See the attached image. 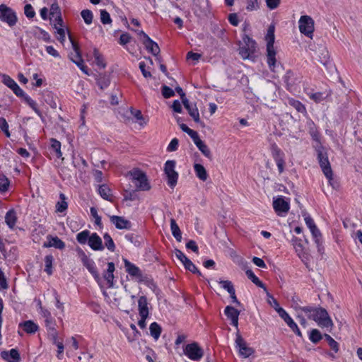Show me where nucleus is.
I'll return each mask as SVG.
<instances>
[{"label": "nucleus", "mask_w": 362, "mask_h": 362, "mask_svg": "<svg viewBox=\"0 0 362 362\" xmlns=\"http://www.w3.org/2000/svg\"><path fill=\"white\" fill-rule=\"evenodd\" d=\"M273 207L279 216H285L289 210V204L280 197L274 199Z\"/></svg>", "instance_id": "nucleus-10"}, {"label": "nucleus", "mask_w": 362, "mask_h": 362, "mask_svg": "<svg viewBox=\"0 0 362 362\" xmlns=\"http://www.w3.org/2000/svg\"><path fill=\"white\" fill-rule=\"evenodd\" d=\"M306 127L310 135L318 132L317 127L311 119H308L306 122Z\"/></svg>", "instance_id": "nucleus-53"}, {"label": "nucleus", "mask_w": 362, "mask_h": 362, "mask_svg": "<svg viewBox=\"0 0 362 362\" xmlns=\"http://www.w3.org/2000/svg\"><path fill=\"white\" fill-rule=\"evenodd\" d=\"M243 42L245 43L244 46L248 47L250 48V47L251 48H255L256 49V42H255V41L253 40L250 37H248L247 35H246L245 37H243Z\"/></svg>", "instance_id": "nucleus-60"}, {"label": "nucleus", "mask_w": 362, "mask_h": 362, "mask_svg": "<svg viewBox=\"0 0 362 362\" xmlns=\"http://www.w3.org/2000/svg\"><path fill=\"white\" fill-rule=\"evenodd\" d=\"M288 103L291 106L294 107L298 112L301 113H307L306 108L305 105L300 102L299 100H295V99H289Z\"/></svg>", "instance_id": "nucleus-34"}, {"label": "nucleus", "mask_w": 362, "mask_h": 362, "mask_svg": "<svg viewBox=\"0 0 362 362\" xmlns=\"http://www.w3.org/2000/svg\"><path fill=\"white\" fill-rule=\"evenodd\" d=\"M224 313L226 317L230 320L231 325L238 329V316L240 311L233 308V306L228 305L224 310Z\"/></svg>", "instance_id": "nucleus-14"}, {"label": "nucleus", "mask_w": 362, "mask_h": 362, "mask_svg": "<svg viewBox=\"0 0 362 362\" xmlns=\"http://www.w3.org/2000/svg\"><path fill=\"white\" fill-rule=\"evenodd\" d=\"M24 13L28 18H33L35 16V11L31 4H28L25 6Z\"/></svg>", "instance_id": "nucleus-55"}, {"label": "nucleus", "mask_w": 362, "mask_h": 362, "mask_svg": "<svg viewBox=\"0 0 362 362\" xmlns=\"http://www.w3.org/2000/svg\"><path fill=\"white\" fill-rule=\"evenodd\" d=\"M151 335L157 340L161 333V327L157 322H153L149 327Z\"/></svg>", "instance_id": "nucleus-36"}, {"label": "nucleus", "mask_w": 362, "mask_h": 362, "mask_svg": "<svg viewBox=\"0 0 362 362\" xmlns=\"http://www.w3.org/2000/svg\"><path fill=\"white\" fill-rule=\"evenodd\" d=\"M183 351L184 354L186 356H187L189 358L193 361L200 360L204 355V351L202 349L199 347L198 344L196 342L187 344Z\"/></svg>", "instance_id": "nucleus-8"}, {"label": "nucleus", "mask_w": 362, "mask_h": 362, "mask_svg": "<svg viewBox=\"0 0 362 362\" xmlns=\"http://www.w3.org/2000/svg\"><path fill=\"white\" fill-rule=\"evenodd\" d=\"M185 268L194 274H197L201 275L200 272L197 269L196 266L192 263V262L188 259L184 264Z\"/></svg>", "instance_id": "nucleus-49"}, {"label": "nucleus", "mask_w": 362, "mask_h": 362, "mask_svg": "<svg viewBox=\"0 0 362 362\" xmlns=\"http://www.w3.org/2000/svg\"><path fill=\"white\" fill-rule=\"evenodd\" d=\"M20 325L23 326L24 331L28 334L35 333L38 329L37 325H36L31 320L25 321L23 324H21Z\"/></svg>", "instance_id": "nucleus-30"}, {"label": "nucleus", "mask_w": 362, "mask_h": 362, "mask_svg": "<svg viewBox=\"0 0 362 362\" xmlns=\"http://www.w3.org/2000/svg\"><path fill=\"white\" fill-rule=\"evenodd\" d=\"M317 153V158H328L327 148L323 146L322 142L313 145Z\"/></svg>", "instance_id": "nucleus-28"}, {"label": "nucleus", "mask_w": 362, "mask_h": 362, "mask_svg": "<svg viewBox=\"0 0 362 362\" xmlns=\"http://www.w3.org/2000/svg\"><path fill=\"white\" fill-rule=\"evenodd\" d=\"M284 81L286 85V88L291 90L296 84L298 78L295 77V74L291 70H288L284 77Z\"/></svg>", "instance_id": "nucleus-21"}, {"label": "nucleus", "mask_w": 362, "mask_h": 362, "mask_svg": "<svg viewBox=\"0 0 362 362\" xmlns=\"http://www.w3.org/2000/svg\"><path fill=\"white\" fill-rule=\"evenodd\" d=\"M175 255L182 262V264L189 259L181 250L178 249L175 250Z\"/></svg>", "instance_id": "nucleus-62"}, {"label": "nucleus", "mask_w": 362, "mask_h": 362, "mask_svg": "<svg viewBox=\"0 0 362 362\" xmlns=\"http://www.w3.org/2000/svg\"><path fill=\"white\" fill-rule=\"evenodd\" d=\"M124 267L127 272L131 276L137 277L140 281H143V275L140 269L127 259H124Z\"/></svg>", "instance_id": "nucleus-16"}, {"label": "nucleus", "mask_w": 362, "mask_h": 362, "mask_svg": "<svg viewBox=\"0 0 362 362\" xmlns=\"http://www.w3.org/2000/svg\"><path fill=\"white\" fill-rule=\"evenodd\" d=\"M81 16L87 25H90L93 21V15L90 10L84 9L81 12Z\"/></svg>", "instance_id": "nucleus-43"}, {"label": "nucleus", "mask_w": 362, "mask_h": 362, "mask_svg": "<svg viewBox=\"0 0 362 362\" xmlns=\"http://www.w3.org/2000/svg\"><path fill=\"white\" fill-rule=\"evenodd\" d=\"M134 183L136 189L139 191H148L151 189L146 173L140 169L135 168L127 173Z\"/></svg>", "instance_id": "nucleus-3"}, {"label": "nucleus", "mask_w": 362, "mask_h": 362, "mask_svg": "<svg viewBox=\"0 0 362 362\" xmlns=\"http://www.w3.org/2000/svg\"><path fill=\"white\" fill-rule=\"evenodd\" d=\"M194 168L197 177L203 181L206 180L208 174L204 167L200 164H194Z\"/></svg>", "instance_id": "nucleus-33"}, {"label": "nucleus", "mask_w": 362, "mask_h": 362, "mask_svg": "<svg viewBox=\"0 0 362 362\" xmlns=\"http://www.w3.org/2000/svg\"><path fill=\"white\" fill-rule=\"evenodd\" d=\"M320 165L322 170L333 188L335 187L333 182V173L329 160H320Z\"/></svg>", "instance_id": "nucleus-13"}, {"label": "nucleus", "mask_w": 362, "mask_h": 362, "mask_svg": "<svg viewBox=\"0 0 362 362\" xmlns=\"http://www.w3.org/2000/svg\"><path fill=\"white\" fill-rule=\"evenodd\" d=\"M162 95L165 98H170L175 95V92L171 88L164 85L162 86Z\"/></svg>", "instance_id": "nucleus-56"}, {"label": "nucleus", "mask_w": 362, "mask_h": 362, "mask_svg": "<svg viewBox=\"0 0 362 362\" xmlns=\"http://www.w3.org/2000/svg\"><path fill=\"white\" fill-rule=\"evenodd\" d=\"M97 84L100 89L104 90L107 88L110 84V78L106 76H100L97 80Z\"/></svg>", "instance_id": "nucleus-41"}, {"label": "nucleus", "mask_w": 362, "mask_h": 362, "mask_svg": "<svg viewBox=\"0 0 362 362\" xmlns=\"http://www.w3.org/2000/svg\"><path fill=\"white\" fill-rule=\"evenodd\" d=\"M43 100L48 104L52 108L56 109L57 107V98L54 93L49 90H44L42 93Z\"/></svg>", "instance_id": "nucleus-20"}, {"label": "nucleus", "mask_w": 362, "mask_h": 362, "mask_svg": "<svg viewBox=\"0 0 362 362\" xmlns=\"http://www.w3.org/2000/svg\"><path fill=\"white\" fill-rule=\"evenodd\" d=\"M88 245L93 250L102 251L104 250V245L101 238L96 233H93L88 238Z\"/></svg>", "instance_id": "nucleus-15"}, {"label": "nucleus", "mask_w": 362, "mask_h": 362, "mask_svg": "<svg viewBox=\"0 0 362 362\" xmlns=\"http://www.w3.org/2000/svg\"><path fill=\"white\" fill-rule=\"evenodd\" d=\"M259 3L258 0H247V6L246 9L248 11H256L259 9Z\"/></svg>", "instance_id": "nucleus-54"}, {"label": "nucleus", "mask_w": 362, "mask_h": 362, "mask_svg": "<svg viewBox=\"0 0 362 362\" xmlns=\"http://www.w3.org/2000/svg\"><path fill=\"white\" fill-rule=\"evenodd\" d=\"M170 230L173 237L176 239V240L181 242L182 233L175 220L173 218L170 219Z\"/></svg>", "instance_id": "nucleus-26"}, {"label": "nucleus", "mask_w": 362, "mask_h": 362, "mask_svg": "<svg viewBox=\"0 0 362 362\" xmlns=\"http://www.w3.org/2000/svg\"><path fill=\"white\" fill-rule=\"evenodd\" d=\"M281 317L284 320L286 325L289 327V328L298 337H302V333L300 331L298 325L293 321V320L290 317V315L286 312L283 313Z\"/></svg>", "instance_id": "nucleus-18"}, {"label": "nucleus", "mask_w": 362, "mask_h": 362, "mask_svg": "<svg viewBox=\"0 0 362 362\" xmlns=\"http://www.w3.org/2000/svg\"><path fill=\"white\" fill-rule=\"evenodd\" d=\"M274 26L270 25L266 35L267 62L269 69L273 71H274L276 64V52L274 47Z\"/></svg>", "instance_id": "nucleus-2"}, {"label": "nucleus", "mask_w": 362, "mask_h": 362, "mask_svg": "<svg viewBox=\"0 0 362 362\" xmlns=\"http://www.w3.org/2000/svg\"><path fill=\"white\" fill-rule=\"evenodd\" d=\"M9 181L4 175H0V191L6 192L8 190Z\"/></svg>", "instance_id": "nucleus-51"}, {"label": "nucleus", "mask_w": 362, "mask_h": 362, "mask_svg": "<svg viewBox=\"0 0 362 362\" xmlns=\"http://www.w3.org/2000/svg\"><path fill=\"white\" fill-rule=\"evenodd\" d=\"M269 297L268 303L272 306L274 310L278 313L279 315L281 317L283 313H285L286 311L279 306L278 301L270 294L267 293Z\"/></svg>", "instance_id": "nucleus-31"}, {"label": "nucleus", "mask_w": 362, "mask_h": 362, "mask_svg": "<svg viewBox=\"0 0 362 362\" xmlns=\"http://www.w3.org/2000/svg\"><path fill=\"white\" fill-rule=\"evenodd\" d=\"M299 309L307 314L309 319L314 320L321 328L331 329L333 322L326 309L321 307L304 306Z\"/></svg>", "instance_id": "nucleus-1"}, {"label": "nucleus", "mask_w": 362, "mask_h": 362, "mask_svg": "<svg viewBox=\"0 0 362 362\" xmlns=\"http://www.w3.org/2000/svg\"><path fill=\"white\" fill-rule=\"evenodd\" d=\"M310 230L313 235V238L315 239L316 244L317 245L318 250H319V252H320L321 251V249L320 247V238L321 237L320 231L318 230V228H317L316 226H314V228H310Z\"/></svg>", "instance_id": "nucleus-47"}, {"label": "nucleus", "mask_w": 362, "mask_h": 362, "mask_svg": "<svg viewBox=\"0 0 362 362\" xmlns=\"http://www.w3.org/2000/svg\"><path fill=\"white\" fill-rule=\"evenodd\" d=\"M255 50L256 49L255 48H251V47L250 48L248 47L243 45L240 47L239 54H240L242 58L244 59H250L253 57Z\"/></svg>", "instance_id": "nucleus-29"}, {"label": "nucleus", "mask_w": 362, "mask_h": 362, "mask_svg": "<svg viewBox=\"0 0 362 362\" xmlns=\"http://www.w3.org/2000/svg\"><path fill=\"white\" fill-rule=\"evenodd\" d=\"M100 21L104 25L110 24L112 22L110 13L105 9L100 10Z\"/></svg>", "instance_id": "nucleus-50"}, {"label": "nucleus", "mask_w": 362, "mask_h": 362, "mask_svg": "<svg viewBox=\"0 0 362 362\" xmlns=\"http://www.w3.org/2000/svg\"><path fill=\"white\" fill-rule=\"evenodd\" d=\"M0 21L6 23L10 28L15 26L18 22L16 12L5 4L0 5Z\"/></svg>", "instance_id": "nucleus-4"}, {"label": "nucleus", "mask_w": 362, "mask_h": 362, "mask_svg": "<svg viewBox=\"0 0 362 362\" xmlns=\"http://www.w3.org/2000/svg\"><path fill=\"white\" fill-rule=\"evenodd\" d=\"M93 56L95 59V63L96 64V65L100 68H105L106 64L104 62L103 56L100 54V53L97 49H94Z\"/></svg>", "instance_id": "nucleus-40"}, {"label": "nucleus", "mask_w": 362, "mask_h": 362, "mask_svg": "<svg viewBox=\"0 0 362 362\" xmlns=\"http://www.w3.org/2000/svg\"><path fill=\"white\" fill-rule=\"evenodd\" d=\"M40 305V313L42 316V317L45 319V326L48 331L49 330H54L55 329L56 326V322L55 320L52 317L51 313L44 308L41 305V303H39Z\"/></svg>", "instance_id": "nucleus-11"}, {"label": "nucleus", "mask_w": 362, "mask_h": 362, "mask_svg": "<svg viewBox=\"0 0 362 362\" xmlns=\"http://www.w3.org/2000/svg\"><path fill=\"white\" fill-rule=\"evenodd\" d=\"M139 67L144 77H145V78L151 77V72L146 70V64L144 62H139Z\"/></svg>", "instance_id": "nucleus-63"}, {"label": "nucleus", "mask_w": 362, "mask_h": 362, "mask_svg": "<svg viewBox=\"0 0 362 362\" xmlns=\"http://www.w3.org/2000/svg\"><path fill=\"white\" fill-rule=\"evenodd\" d=\"M51 148L56 153V156L59 158L62 157L61 143L55 139H50Z\"/></svg>", "instance_id": "nucleus-38"}, {"label": "nucleus", "mask_w": 362, "mask_h": 362, "mask_svg": "<svg viewBox=\"0 0 362 362\" xmlns=\"http://www.w3.org/2000/svg\"><path fill=\"white\" fill-rule=\"evenodd\" d=\"M192 118L196 123H201L199 113L196 104H193L192 106L186 109Z\"/></svg>", "instance_id": "nucleus-32"}, {"label": "nucleus", "mask_w": 362, "mask_h": 362, "mask_svg": "<svg viewBox=\"0 0 362 362\" xmlns=\"http://www.w3.org/2000/svg\"><path fill=\"white\" fill-rule=\"evenodd\" d=\"M309 98L316 103H320L325 99L326 96H325V94L322 92H317L310 93Z\"/></svg>", "instance_id": "nucleus-52"}, {"label": "nucleus", "mask_w": 362, "mask_h": 362, "mask_svg": "<svg viewBox=\"0 0 362 362\" xmlns=\"http://www.w3.org/2000/svg\"><path fill=\"white\" fill-rule=\"evenodd\" d=\"M325 339L327 341L330 348L334 351L335 353H337L339 351V344L332 338L329 334H325L324 335Z\"/></svg>", "instance_id": "nucleus-45"}, {"label": "nucleus", "mask_w": 362, "mask_h": 362, "mask_svg": "<svg viewBox=\"0 0 362 362\" xmlns=\"http://www.w3.org/2000/svg\"><path fill=\"white\" fill-rule=\"evenodd\" d=\"M131 113L134 117L136 118V122H139L140 125H143L144 124H146V122L144 121V118L141 114V112L139 110H134L133 108L131 109Z\"/></svg>", "instance_id": "nucleus-48"}, {"label": "nucleus", "mask_w": 362, "mask_h": 362, "mask_svg": "<svg viewBox=\"0 0 362 362\" xmlns=\"http://www.w3.org/2000/svg\"><path fill=\"white\" fill-rule=\"evenodd\" d=\"M245 273L247 278L250 279L252 281V283H254L258 287L262 288L264 290H266L264 284L255 276V274L252 270L247 269L245 272Z\"/></svg>", "instance_id": "nucleus-35"}, {"label": "nucleus", "mask_w": 362, "mask_h": 362, "mask_svg": "<svg viewBox=\"0 0 362 362\" xmlns=\"http://www.w3.org/2000/svg\"><path fill=\"white\" fill-rule=\"evenodd\" d=\"M2 82L9 88L13 87L16 83L13 78L6 74L2 75Z\"/></svg>", "instance_id": "nucleus-57"}, {"label": "nucleus", "mask_w": 362, "mask_h": 362, "mask_svg": "<svg viewBox=\"0 0 362 362\" xmlns=\"http://www.w3.org/2000/svg\"><path fill=\"white\" fill-rule=\"evenodd\" d=\"M135 32L142 37L141 40L148 52L155 56L159 54L160 48L158 44L152 40L147 34H146L143 30H135Z\"/></svg>", "instance_id": "nucleus-7"}, {"label": "nucleus", "mask_w": 362, "mask_h": 362, "mask_svg": "<svg viewBox=\"0 0 362 362\" xmlns=\"http://www.w3.org/2000/svg\"><path fill=\"white\" fill-rule=\"evenodd\" d=\"M196 146L203 153L204 156L209 157L210 151H209V148L207 147V146L205 145V144L202 141H201L200 144H196Z\"/></svg>", "instance_id": "nucleus-59"}, {"label": "nucleus", "mask_w": 362, "mask_h": 362, "mask_svg": "<svg viewBox=\"0 0 362 362\" xmlns=\"http://www.w3.org/2000/svg\"><path fill=\"white\" fill-rule=\"evenodd\" d=\"M98 191L102 198L105 200L111 201V190L107 185L103 184L99 185Z\"/></svg>", "instance_id": "nucleus-27"}, {"label": "nucleus", "mask_w": 362, "mask_h": 362, "mask_svg": "<svg viewBox=\"0 0 362 362\" xmlns=\"http://www.w3.org/2000/svg\"><path fill=\"white\" fill-rule=\"evenodd\" d=\"M323 336L320 333V332L317 329H313L310 331L309 339L314 344L318 343L322 339Z\"/></svg>", "instance_id": "nucleus-39"}, {"label": "nucleus", "mask_w": 362, "mask_h": 362, "mask_svg": "<svg viewBox=\"0 0 362 362\" xmlns=\"http://www.w3.org/2000/svg\"><path fill=\"white\" fill-rule=\"evenodd\" d=\"M175 160H168L165 164L164 171L168 177V184L172 188L176 185L178 178V173L175 171Z\"/></svg>", "instance_id": "nucleus-6"}, {"label": "nucleus", "mask_w": 362, "mask_h": 362, "mask_svg": "<svg viewBox=\"0 0 362 362\" xmlns=\"http://www.w3.org/2000/svg\"><path fill=\"white\" fill-rule=\"evenodd\" d=\"M235 346L238 349L239 354L244 358H247L254 353L253 349L247 345L238 330L236 333Z\"/></svg>", "instance_id": "nucleus-9"}, {"label": "nucleus", "mask_w": 362, "mask_h": 362, "mask_svg": "<svg viewBox=\"0 0 362 362\" xmlns=\"http://www.w3.org/2000/svg\"><path fill=\"white\" fill-rule=\"evenodd\" d=\"M80 252L81 255V261L83 265L87 268V269L94 276L95 279H99V274L96 269L94 262L92 259H89L83 251L81 250Z\"/></svg>", "instance_id": "nucleus-12"}, {"label": "nucleus", "mask_w": 362, "mask_h": 362, "mask_svg": "<svg viewBox=\"0 0 362 362\" xmlns=\"http://www.w3.org/2000/svg\"><path fill=\"white\" fill-rule=\"evenodd\" d=\"M43 246L45 247H54L57 249L62 250L65 247V243L57 236L48 235L47 241L44 243Z\"/></svg>", "instance_id": "nucleus-17"}, {"label": "nucleus", "mask_w": 362, "mask_h": 362, "mask_svg": "<svg viewBox=\"0 0 362 362\" xmlns=\"http://www.w3.org/2000/svg\"><path fill=\"white\" fill-rule=\"evenodd\" d=\"M90 214L95 218V223L98 226L101 225V217L98 214V211L95 208L91 207L90 209Z\"/></svg>", "instance_id": "nucleus-61"}, {"label": "nucleus", "mask_w": 362, "mask_h": 362, "mask_svg": "<svg viewBox=\"0 0 362 362\" xmlns=\"http://www.w3.org/2000/svg\"><path fill=\"white\" fill-rule=\"evenodd\" d=\"M115 271V264L113 262H109L107 264V271L104 274V278L107 281L109 284V286H113V279L114 274L113 272Z\"/></svg>", "instance_id": "nucleus-24"}, {"label": "nucleus", "mask_w": 362, "mask_h": 362, "mask_svg": "<svg viewBox=\"0 0 362 362\" xmlns=\"http://www.w3.org/2000/svg\"><path fill=\"white\" fill-rule=\"evenodd\" d=\"M317 61L327 68L332 65L329 59V52L326 48L323 47L319 49L317 54Z\"/></svg>", "instance_id": "nucleus-19"}, {"label": "nucleus", "mask_w": 362, "mask_h": 362, "mask_svg": "<svg viewBox=\"0 0 362 362\" xmlns=\"http://www.w3.org/2000/svg\"><path fill=\"white\" fill-rule=\"evenodd\" d=\"M17 221L16 212L13 209L9 210L5 216V222L10 228H13Z\"/></svg>", "instance_id": "nucleus-25"}, {"label": "nucleus", "mask_w": 362, "mask_h": 362, "mask_svg": "<svg viewBox=\"0 0 362 362\" xmlns=\"http://www.w3.org/2000/svg\"><path fill=\"white\" fill-rule=\"evenodd\" d=\"M138 308L140 316L148 315V300L146 296H140L138 300Z\"/></svg>", "instance_id": "nucleus-23"}, {"label": "nucleus", "mask_w": 362, "mask_h": 362, "mask_svg": "<svg viewBox=\"0 0 362 362\" xmlns=\"http://www.w3.org/2000/svg\"><path fill=\"white\" fill-rule=\"evenodd\" d=\"M105 240V247L111 252H114L115 250V245L111 236L108 233H105L103 235Z\"/></svg>", "instance_id": "nucleus-42"}, {"label": "nucleus", "mask_w": 362, "mask_h": 362, "mask_svg": "<svg viewBox=\"0 0 362 362\" xmlns=\"http://www.w3.org/2000/svg\"><path fill=\"white\" fill-rule=\"evenodd\" d=\"M60 199L61 201L57 202L56 205L57 211L59 212H63L67 209L68 204L65 201V196L64 194H60Z\"/></svg>", "instance_id": "nucleus-46"}, {"label": "nucleus", "mask_w": 362, "mask_h": 362, "mask_svg": "<svg viewBox=\"0 0 362 362\" xmlns=\"http://www.w3.org/2000/svg\"><path fill=\"white\" fill-rule=\"evenodd\" d=\"M90 233L88 230H83L76 235V240L80 244H86L88 243V238L90 236Z\"/></svg>", "instance_id": "nucleus-37"}, {"label": "nucleus", "mask_w": 362, "mask_h": 362, "mask_svg": "<svg viewBox=\"0 0 362 362\" xmlns=\"http://www.w3.org/2000/svg\"><path fill=\"white\" fill-rule=\"evenodd\" d=\"M110 221L118 229L128 228L130 225L129 221L122 216H110Z\"/></svg>", "instance_id": "nucleus-22"}, {"label": "nucleus", "mask_w": 362, "mask_h": 362, "mask_svg": "<svg viewBox=\"0 0 362 362\" xmlns=\"http://www.w3.org/2000/svg\"><path fill=\"white\" fill-rule=\"evenodd\" d=\"M53 257L52 255H47L45 258V271L47 272L48 275H51L52 274V262H53Z\"/></svg>", "instance_id": "nucleus-44"}, {"label": "nucleus", "mask_w": 362, "mask_h": 362, "mask_svg": "<svg viewBox=\"0 0 362 362\" xmlns=\"http://www.w3.org/2000/svg\"><path fill=\"white\" fill-rule=\"evenodd\" d=\"M300 32L305 36L312 38L314 31V21L309 16H302L298 21Z\"/></svg>", "instance_id": "nucleus-5"}, {"label": "nucleus", "mask_w": 362, "mask_h": 362, "mask_svg": "<svg viewBox=\"0 0 362 362\" xmlns=\"http://www.w3.org/2000/svg\"><path fill=\"white\" fill-rule=\"evenodd\" d=\"M220 284H221L222 287L226 290L229 293L235 291V288L233 287V284L230 281H220Z\"/></svg>", "instance_id": "nucleus-58"}, {"label": "nucleus", "mask_w": 362, "mask_h": 362, "mask_svg": "<svg viewBox=\"0 0 362 362\" xmlns=\"http://www.w3.org/2000/svg\"><path fill=\"white\" fill-rule=\"evenodd\" d=\"M131 36L129 34L125 33L120 35L119 43L122 45H124L130 42Z\"/></svg>", "instance_id": "nucleus-64"}]
</instances>
